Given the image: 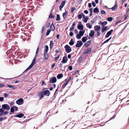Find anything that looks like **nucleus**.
Wrapping results in <instances>:
<instances>
[{"instance_id": "nucleus-60", "label": "nucleus", "mask_w": 129, "mask_h": 129, "mask_svg": "<svg viewBox=\"0 0 129 129\" xmlns=\"http://www.w3.org/2000/svg\"><path fill=\"white\" fill-rule=\"evenodd\" d=\"M84 12L86 14H88V11L87 10H85L84 11Z\"/></svg>"}, {"instance_id": "nucleus-47", "label": "nucleus", "mask_w": 129, "mask_h": 129, "mask_svg": "<svg viewBox=\"0 0 129 129\" xmlns=\"http://www.w3.org/2000/svg\"><path fill=\"white\" fill-rule=\"evenodd\" d=\"M60 56V55H58L57 57H55L54 60L55 61H56L59 58Z\"/></svg>"}, {"instance_id": "nucleus-22", "label": "nucleus", "mask_w": 129, "mask_h": 129, "mask_svg": "<svg viewBox=\"0 0 129 129\" xmlns=\"http://www.w3.org/2000/svg\"><path fill=\"white\" fill-rule=\"evenodd\" d=\"M76 23L75 22L73 23L72 27L70 28V31H73L74 29V26L75 25Z\"/></svg>"}, {"instance_id": "nucleus-37", "label": "nucleus", "mask_w": 129, "mask_h": 129, "mask_svg": "<svg viewBox=\"0 0 129 129\" xmlns=\"http://www.w3.org/2000/svg\"><path fill=\"white\" fill-rule=\"evenodd\" d=\"M81 37L82 36H81L80 35L77 34L76 36V38L78 39H79L81 38Z\"/></svg>"}, {"instance_id": "nucleus-46", "label": "nucleus", "mask_w": 129, "mask_h": 129, "mask_svg": "<svg viewBox=\"0 0 129 129\" xmlns=\"http://www.w3.org/2000/svg\"><path fill=\"white\" fill-rule=\"evenodd\" d=\"M51 31V30H50V29L48 30L47 31V32L46 33V35L47 36L48 35L50 34V32Z\"/></svg>"}, {"instance_id": "nucleus-2", "label": "nucleus", "mask_w": 129, "mask_h": 129, "mask_svg": "<svg viewBox=\"0 0 129 129\" xmlns=\"http://www.w3.org/2000/svg\"><path fill=\"white\" fill-rule=\"evenodd\" d=\"M24 100L22 98H20L17 100L16 102V103L18 105H21L23 104L24 103Z\"/></svg>"}, {"instance_id": "nucleus-19", "label": "nucleus", "mask_w": 129, "mask_h": 129, "mask_svg": "<svg viewBox=\"0 0 129 129\" xmlns=\"http://www.w3.org/2000/svg\"><path fill=\"white\" fill-rule=\"evenodd\" d=\"M44 55L45 59L47 60L48 59L49 56L47 52H44Z\"/></svg>"}, {"instance_id": "nucleus-41", "label": "nucleus", "mask_w": 129, "mask_h": 129, "mask_svg": "<svg viewBox=\"0 0 129 129\" xmlns=\"http://www.w3.org/2000/svg\"><path fill=\"white\" fill-rule=\"evenodd\" d=\"M107 19L108 21H112L113 18L112 17H108L107 18Z\"/></svg>"}, {"instance_id": "nucleus-59", "label": "nucleus", "mask_w": 129, "mask_h": 129, "mask_svg": "<svg viewBox=\"0 0 129 129\" xmlns=\"http://www.w3.org/2000/svg\"><path fill=\"white\" fill-rule=\"evenodd\" d=\"M5 86V85L3 84H0V87H2Z\"/></svg>"}, {"instance_id": "nucleus-9", "label": "nucleus", "mask_w": 129, "mask_h": 129, "mask_svg": "<svg viewBox=\"0 0 129 129\" xmlns=\"http://www.w3.org/2000/svg\"><path fill=\"white\" fill-rule=\"evenodd\" d=\"M66 3L65 1H63L61 3V5L60 6L59 8L60 11L61 10V9L64 6Z\"/></svg>"}, {"instance_id": "nucleus-24", "label": "nucleus", "mask_w": 129, "mask_h": 129, "mask_svg": "<svg viewBox=\"0 0 129 129\" xmlns=\"http://www.w3.org/2000/svg\"><path fill=\"white\" fill-rule=\"evenodd\" d=\"M54 16L52 14V12L51 11L50 14L49 16V18H54Z\"/></svg>"}, {"instance_id": "nucleus-35", "label": "nucleus", "mask_w": 129, "mask_h": 129, "mask_svg": "<svg viewBox=\"0 0 129 129\" xmlns=\"http://www.w3.org/2000/svg\"><path fill=\"white\" fill-rule=\"evenodd\" d=\"M10 88H11L14 89H15L16 88V87H15L12 85H7Z\"/></svg>"}, {"instance_id": "nucleus-58", "label": "nucleus", "mask_w": 129, "mask_h": 129, "mask_svg": "<svg viewBox=\"0 0 129 129\" xmlns=\"http://www.w3.org/2000/svg\"><path fill=\"white\" fill-rule=\"evenodd\" d=\"M45 29V27L44 26H43L42 28V29L41 30V33H43V31H44V29Z\"/></svg>"}, {"instance_id": "nucleus-34", "label": "nucleus", "mask_w": 129, "mask_h": 129, "mask_svg": "<svg viewBox=\"0 0 129 129\" xmlns=\"http://www.w3.org/2000/svg\"><path fill=\"white\" fill-rule=\"evenodd\" d=\"M84 33V31H79V34L81 36H82Z\"/></svg>"}, {"instance_id": "nucleus-25", "label": "nucleus", "mask_w": 129, "mask_h": 129, "mask_svg": "<svg viewBox=\"0 0 129 129\" xmlns=\"http://www.w3.org/2000/svg\"><path fill=\"white\" fill-rule=\"evenodd\" d=\"M87 40V38L86 37H84L82 39V41L84 43Z\"/></svg>"}, {"instance_id": "nucleus-16", "label": "nucleus", "mask_w": 129, "mask_h": 129, "mask_svg": "<svg viewBox=\"0 0 129 129\" xmlns=\"http://www.w3.org/2000/svg\"><path fill=\"white\" fill-rule=\"evenodd\" d=\"M91 43V41L89 40L87 42L84 44V45L86 47H87Z\"/></svg>"}, {"instance_id": "nucleus-1", "label": "nucleus", "mask_w": 129, "mask_h": 129, "mask_svg": "<svg viewBox=\"0 0 129 129\" xmlns=\"http://www.w3.org/2000/svg\"><path fill=\"white\" fill-rule=\"evenodd\" d=\"M64 48L66 52L67 53L70 52L72 51L71 47L68 45H67L65 46Z\"/></svg>"}, {"instance_id": "nucleus-62", "label": "nucleus", "mask_w": 129, "mask_h": 129, "mask_svg": "<svg viewBox=\"0 0 129 129\" xmlns=\"http://www.w3.org/2000/svg\"><path fill=\"white\" fill-rule=\"evenodd\" d=\"M50 24L49 23H47V25H46V26L47 27H49L50 25Z\"/></svg>"}, {"instance_id": "nucleus-57", "label": "nucleus", "mask_w": 129, "mask_h": 129, "mask_svg": "<svg viewBox=\"0 0 129 129\" xmlns=\"http://www.w3.org/2000/svg\"><path fill=\"white\" fill-rule=\"evenodd\" d=\"M4 98L3 97H0V101H2L4 100Z\"/></svg>"}, {"instance_id": "nucleus-42", "label": "nucleus", "mask_w": 129, "mask_h": 129, "mask_svg": "<svg viewBox=\"0 0 129 129\" xmlns=\"http://www.w3.org/2000/svg\"><path fill=\"white\" fill-rule=\"evenodd\" d=\"M84 18L85 19L83 21L85 23H86L87 22L88 19V17H86L85 18Z\"/></svg>"}, {"instance_id": "nucleus-50", "label": "nucleus", "mask_w": 129, "mask_h": 129, "mask_svg": "<svg viewBox=\"0 0 129 129\" xmlns=\"http://www.w3.org/2000/svg\"><path fill=\"white\" fill-rule=\"evenodd\" d=\"M69 35L71 37H72L73 35V33L72 32H70L69 34Z\"/></svg>"}, {"instance_id": "nucleus-63", "label": "nucleus", "mask_w": 129, "mask_h": 129, "mask_svg": "<svg viewBox=\"0 0 129 129\" xmlns=\"http://www.w3.org/2000/svg\"><path fill=\"white\" fill-rule=\"evenodd\" d=\"M69 82L67 80L65 82L64 84H65L67 85L68 84Z\"/></svg>"}, {"instance_id": "nucleus-55", "label": "nucleus", "mask_w": 129, "mask_h": 129, "mask_svg": "<svg viewBox=\"0 0 129 129\" xmlns=\"http://www.w3.org/2000/svg\"><path fill=\"white\" fill-rule=\"evenodd\" d=\"M68 68L70 70H71L72 69V67L71 66H69L68 67Z\"/></svg>"}, {"instance_id": "nucleus-64", "label": "nucleus", "mask_w": 129, "mask_h": 129, "mask_svg": "<svg viewBox=\"0 0 129 129\" xmlns=\"http://www.w3.org/2000/svg\"><path fill=\"white\" fill-rule=\"evenodd\" d=\"M97 35L98 36H100V33L99 32V31H98L97 33Z\"/></svg>"}, {"instance_id": "nucleus-39", "label": "nucleus", "mask_w": 129, "mask_h": 129, "mask_svg": "<svg viewBox=\"0 0 129 129\" xmlns=\"http://www.w3.org/2000/svg\"><path fill=\"white\" fill-rule=\"evenodd\" d=\"M8 112L7 111H6L2 113L1 114V115H6V114H8Z\"/></svg>"}, {"instance_id": "nucleus-44", "label": "nucleus", "mask_w": 129, "mask_h": 129, "mask_svg": "<svg viewBox=\"0 0 129 129\" xmlns=\"http://www.w3.org/2000/svg\"><path fill=\"white\" fill-rule=\"evenodd\" d=\"M77 17L79 19H81L82 17V13L81 14L78 15L77 16Z\"/></svg>"}, {"instance_id": "nucleus-61", "label": "nucleus", "mask_w": 129, "mask_h": 129, "mask_svg": "<svg viewBox=\"0 0 129 129\" xmlns=\"http://www.w3.org/2000/svg\"><path fill=\"white\" fill-rule=\"evenodd\" d=\"M78 72V70H76L75 72H74L73 74V75H75Z\"/></svg>"}, {"instance_id": "nucleus-52", "label": "nucleus", "mask_w": 129, "mask_h": 129, "mask_svg": "<svg viewBox=\"0 0 129 129\" xmlns=\"http://www.w3.org/2000/svg\"><path fill=\"white\" fill-rule=\"evenodd\" d=\"M59 49H56L55 50V52H56V53H59Z\"/></svg>"}, {"instance_id": "nucleus-49", "label": "nucleus", "mask_w": 129, "mask_h": 129, "mask_svg": "<svg viewBox=\"0 0 129 129\" xmlns=\"http://www.w3.org/2000/svg\"><path fill=\"white\" fill-rule=\"evenodd\" d=\"M92 4L94 7H95L96 6V4L94 1H92Z\"/></svg>"}, {"instance_id": "nucleus-56", "label": "nucleus", "mask_w": 129, "mask_h": 129, "mask_svg": "<svg viewBox=\"0 0 129 129\" xmlns=\"http://www.w3.org/2000/svg\"><path fill=\"white\" fill-rule=\"evenodd\" d=\"M66 86V85L64 83L63 84V85H62V89H63V88H65Z\"/></svg>"}, {"instance_id": "nucleus-5", "label": "nucleus", "mask_w": 129, "mask_h": 129, "mask_svg": "<svg viewBox=\"0 0 129 129\" xmlns=\"http://www.w3.org/2000/svg\"><path fill=\"white\" fill-rule=\"evenodd\" d=\"M2 107L4 109L7 110H9L10 109V107L7 104H3L2 105Z\"/></svg>"}, {"instance_id": "nucleus-38", "label": "nucleus", "mask_w": 129, "mask_h": 129, "mask_svg": "<svg viewBox=\"0 0 129 129\" xmlns=\"http://www.w3.org/2000/svg\"><path fill=\"white\" fill-rule=\"evenodd\" d=\"M14 109L13 106L10 109L11 112H12L13 113H14Z\"/></svg>"}, {"instance_id": "nucleus-4", "label": "nucleus", "mask_w": 129, "mask_h": 129, "mask_svg": "<svg viewBox=\"0 0 129 129\" xmlns=\"http://www.w3.org/2000/svg\"><path fill=\"white\" fill-rule=\"evenodd\" d=\"M57 79L55 77H53L51 79H50L49 82L51 83H54L56 82Z\"/></svg>"}, {"instance_id": "nucleus-18", "label": "nucleus", "mask_w": 129, "mask_h": 129, "mask_svg": "<svg viewBox=\"0 0 129 129\" xmlns=\"http://www.w3.org/2000/svg\"><path fill=\"white\" fill-rule=\"evenodd\" d=\"M50 30L52 31H53L55 30V28L53 23L51 24L50 27Z\"/></svg>"}, {"instance_id": "nucleus-51", "label": "nucleus", "mask_w": 129, "mask_h": 129, "mask_svg": "<svg viewBox=\"0 0 129 129\" xmlns=\"http://www.w3.org/2000/svg\"><path fill=\"white\" fill-rule=\"evenodd\" d=\"M13 106L14 108H15V111L18 110V108L17 107L15 106Z\"/></svg>"}, {"instance_id": "nucleus-36", "label": "nucleus", "mask_w": 129, "mask_h": 129, "mask_svg": "<svg viewBox=\"0 0 129 129\" xmlns=\"http://www.w3.org/2000/svg\"><path fill=\"white\" fill-rule=\"evenodd\" d=\"M112 38V37H110V38H109L108 39L106 40V41H104L103 43V44H105V43H107L108 42H109V41L110 40H111V39Z\"/></svg>"}, {"instance_id": "nucleus-21", "label": "nucleus", "mask_w": 129, "mask_h": 129, "mask_svg": "<svg viewBox=\"0 0 129 129\" xmlns=\"http://www.w3.org/2000/svg\"><path fill=\"white\" fill-rule=\"evenodd\" d=\"M94 31L93 30H91L89 34V35L91 37H93L94 34Z\"/></svg>"}, {"instance_id": "nucleus-32", "label": "nucleus", "mask_w": 129, "mask_h": 129, "mask_svg": "<svg viewBox=\"0 0 129 129\" xmlns=\"http://www.w3.org/2000/svg\"><path fill=\"white\" fill-rule=\"evenodd\" d=\"M60 16L59 14H57V18L56 20L57 21H59L60 20Z\"/></svg>"}, {"instance_id": "nucleus-20", "label": "nucleus", "mask_w": 129, "mask_h": 129, "mask_svg": "<svg viewBox=\"0 0 129 129\" xmlns=\"http://www.w3.org/2000/svg\"><path fill=\"white\" fill-rule=\"evenodd\" d=\"M77 27L78 29L79 30H82L83 28V25L82 24H78Z\"/></svg>"}, {"instance_id": "nucleus-31", "label": "nucleus", "mask_w": 129, "mask_h": 129, "mask_svg": "<svg viewBox=\"0 0 129 129\" xmlns=\"http://www.w3.org/2000/svg\"><path fill=\"white\" fill-rule=\"evenodd\" d=\"M49 49V47L47 45H46L45 46V49L44 52H47Z\"/></svg>"}, {"instance_id": "nucleus-40", "label": "nucleus", "mask_w": 129, "mask_h": 129, "mask_svg": "<svg viewBox=\"0 0 129 129\" xmlns=\"http://www.w3.org/2000/svg\"><path fill=\"white\" fill-rule=\"evenodd\" d=\"M32 67H31L30 66H29L24 71V72H26L28 70H29V69L31 68Z\"/></svg>"}, {"instance_id": "nucleus-27", "label": "nucleus", "mask_w": 129, "mask_h": 129, "mask_svg": "<svg viewBox=\"0 0 129 129\" xmlns=\"http://www.w3.org/2000/svg\"><path fill=\"white\" fill-rule=\"evenodd\" d=\"M74 41L73 39H71L70 42L69 43L70 45L72 46L74 45Z\"/></svg>"}, {"instance_id": "nucleus-11", "label": "nucleus", "mask_w": 129, "mask_h": 129, "mask_svg": "<svg viewBox=\"0 0 129 129\" xmlns=\"http://www.w3.org/2000/svg\"><path fill=\"white\" fill-rule=\"evenodd\" d=\"M36 56H35V57L34 58V59L32 62L31 64L30 65L32 67H33V65L36 63Z\"/></svg>"}, {"instance_id": "nucleus-15", "label": "nucleus", "mask_w": 129, "mask_h": 129, "mask_svg": "<svg viewBox=\"0 0 129 129\" xmlns=\"http://www.w3.org/2000/svg\"><path fill=\"white\" fill-rule=\"evenodd\" d=\"M44 94L42 91L39 95L38 97H39V99L40 100L44 97Z\"/></svg>"}, {"instance_id": "nucleus-30", "label": "nucleus", "mask_w": 129, "mask_h": 129, "mask_svg": "<svg viewBox=\"0 0 129 129\" xmlns=\"http://www.w3.org/2000/svg\"><path fill=\"white\" fill-rule=\"evenodd\" d=\"M53 43L52 41H51L50 42V48L51 49L53 47Z\"/></svg>"}, {"instance_id": "nucleus-8", "label": "nucleus", "mask_w": 129, "mask_h": 129, "mask_svg": "<svg viewBox=\"0 0 129 129\" xmlns=\"http://www.w3.org/2000/svg\"><path fill=\"white\" fill-rule=\"evenodd\" d=\"M113 31V30L112 29L110 31H108L106 35H105V37L106 38L108 37L109 36L112 34V32Z\"/></svg>"}, {"instance_id": "nucleus-48", "label": "nucleus", "mask_w": 129, "mask_h": 129, "mask_svg": "<svg viewBox=\"0 0 129 129\" xmlns=\"http://www.w3.org/2000/svg\"><path fill=\"white\" fill-rule=\"evenodd\" d=\"M101 13L103 14H106L105 12L103 10H102L101 11Z\"/></svg>"}, {"instance_id": "nucleus-28", "label": "nucleus", "mask_w": 129, "mask_h": 129, "mask_svg": "<svg viewBox=\"0 0 129 129\" xmlns=\"http://www.w3.org/2000/svg\"><path fill=\"white\" fill-rule=\"evenodd\" d=\"M86 26L87 27L90 29L92 27V25L90 23H87L86 24Z\"/></svg>"}, {"instance_id": "nucleus-6", "label": "nucleus", "mask_w": 129, "mask_h": 129, "mask_svg": "<svg viewBox=\"0 0 129 129\" xmlns=\"http://www.w3.org/2000/svg\"><path fill=\"white\" fill-rule=\"evenodd\" d=\"M77 44L75 46L77 48H79L81 47L83 45V43L81 41H78Z\"/></svg>"}, {"instance_id": "nucleus-45", "label": "nucleus", "mask_w": 129, "mask_h": 129, "mask_svg": "<svg viewBox=\"0 0 129 129\" xmlns=\"http://www.w3.org/2000/svg\"><path fill=\"white\" fill-rule=\"evenodd\" d=\"M75 10V8L74 7H72L71 9V11L72 12H73Z\"/></svg>"}, {"instance_id": "nucleus-14", "label": "nucleus", "mask_w": 129, "mask_h": 129, "mask_svg": "<svg viewBox=\"0 0 129 129\" xmlns=\"http://www.w3.org/2000/svg\"><path fill=\"white\" fill-rule=\"evenodd\" d=\"M94 30L95 31H99L101 29V28L100 26L96 25L94 27Z\"/></svg>"}, {"instance_id": "nucleus-29", "label": "nucleus", "mask_w": 129, "mask_h": 129, "mask_svg": "<svg viewBox=\"0 0 129 129\" xmlns=\"http://www.w3.org/2000/svg\"><path fill=\"white\" fill-rule=\"evenodd\" d=\"M93 12L94 13H98L99 12L98 9L97 7L94 8L93 9Z\"/></svg>"}, {"instance_id": "nucleus-10", "label": "nucleus", "mask_w": 129, "mask_h": 129, "mask_svg": "<svg viewBox=\"0 0 129 129\" xmlns=\"http://www.w3.org/2000/svg\"><path fill=\"white\" fill-rule=\"evenodd\" d=\"M24 115L23 113H21L19 114H16L14 115V116L15 117H18L19 118H22L23 117Z\"/></svg>"}, {"instance_id": "nucleus-7", "label": "nucleus", "mask_w": 129, "mask_h": 129, "mask_svg": "<svg viewBox=\"0 0 129 129\" xmlns=\"http://www.w3.org/2000/svg\"><path fill=\"white\" fill-rule=\"evenodd\" d=\"M44 95H46L47 96H49L50 94L49 91L48 90H46L44 91H42Z\"/></svg>"}, {"instance_id": "nucleus-43", "label": "nucleus", "mask_w": 129, "mask_h": 129, "mask_svg": "<svg viewBox=\"0 0 129 129\" xmlns=\"http://www.w3.org/2000/svg\"><path fill=\"white\" fill-rule=\"evenodd\" d=\"M39 49L38 47V48H37V50H36V55H35V56H37V55L38 54V52L39 51Z\"/></svg>"}, {"instance_id": "nucleus-33", "label": "nucleus", "mask_w": 129, "mask_h": 129, "mask_svg": "<svg viewBox=\"0 0 129 129\" xmlns=\"http://www.w3.org/2000/svg\"><path fill=\"white\" fill-rule=\"evenodd\" d=\"M117 8V5L116 4H115L114 6L112 7L111 8V9L113 10H115V9H116Z\"/></svg>"}, {"instance_id": "nucleus-26", "label": "nucleus", "mask_w": 129, "mask_h": 129, "mask_svg": "<svg viewBox=\"0 0 129 129\" xmlns=\"http://www.w3.org/2000/svg\"><path fill=\"white\" fill-rule=\"evenodd\" d=\"M68 14V12L66 11H65V12L63 13L62 14L63 17L64 19L66 18V16Z\"/></svg>"}, {"instance_id": "nucleus-12", "label": "nucleus", "mask_w": 129, "mask_h": 129, "mask_svg": "<svg viewBox=\"0 0 129 129\" xmlns=\"http://www.w3.org/2000/svg\"><path fill=\"white\" fill-rule=\"evenodd\" d=\"M68 60V59L67 56H64L63 57L62 60L61 61V62L63 63H65L67 62Z\"/></svg>"}, {"instance_id": "nucleus-54", "label": "nucleus", "mask_w": 129, "mask_h": 129, "mask_svg": "<svg viewBox=\"0 0 129 129\" xmlns=\"http://www.w3.org/2000/svg\"><path fill=\"white\" fill-rule=\"evenodd\" d=\"M4 96L5 97H7L8 96V95L6 93H5L4 94Z\"/></svg>"}, {"instance_id": "nucleus-3", "label": "nucleus", "mask_w": 129, "mask_h": 129, "mask_svg": "<svg viewBox=\"0 0 129 129\" xmlns=\"http://www.w3.org/2000/svg\"><path fill=\"white\" fill-rule=\"evenodd\" d=\"M91 51V49L90 48H87V49H85V51L83 52V54H90V53Z\"/></svg>"}, {"instance_id": "nucleus-53", "label": "nucleus", "mask_w": 129, "mask_h": 129, "mask_svg": "<svg viewBox=\"0 0 129 129\" xmlns=\"http://www.w3.org/2000/svg\"><path fill=\"white\" fill-rule=\"evenodd\" d=\"M3 108H1L0 109V112L1 113H2V112H3L4 111V110L3 109Z\"/></svg>"}, {"instance_id": "nucleus-17", "label": "nucleus", "mask_w": 129, "mask_h": 129, "mask_svg": "<svg viewBox=\"0 0 129 129\" xmlns=\"http://www.w3.org/2000/svg\"><path fill=\"white\" fill-rule=\"evenodd\" d=\"M108 28V26H106L104 27H103L102 28L101 30V32L102 33H103L104 32L107 30Z\"/></svg>"}, {"instance_id": "nucleus-23", "label": "nucleus", "mask_w": 129, "mask_h": 129, "mask_svg": "<svg viewBox=\"0 0 129 129\" xmlns=\"http://www.w3.org/2000/svg\"><path fill=\"white\" fill-rule=\"evenodd\" d=\"M63 76V74H58L57 75V77L58 79H59L62 78Z\"/></svg>"}, {"instance_id": "nucleus-13", "label": "nucleus", "mask_w": 129, "mask_h": 129, "mask_svg": "<svg viewBox=\"0 0 129 129\" xmlns=\"http://www.w3.org/2000/svg\"><path fill=\"white\" fill-rule=\"evenodd\" d=\"M98 23L99 24H101L103 27H104V26H105L107 24V22L106 21H105L103 22H102L101 21H100Z\"/></svg>"}]
</instances>
